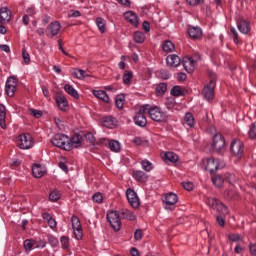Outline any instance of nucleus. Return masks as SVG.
Returning <instances> with one entry per match:
<instances>
[{"mask_svg": "<svg viewBox=\"0 0 256 256\" xmlns=\"http://www.w3.org/2000/svg\"><path fill=\"white\" fill-rule=\"evenodd\" d=\"M237 28L243 35H249L251 32V23L245 19H240L237 22Z\"/></svg>", "mask_w": 256, "mask_h": 256, "instance_id": "nucleus-17", "label": "nucleus"}, {"mask_svg": "<svg viewBox=\"0 0 256 256\" xmlns=\"http://www.w3.org/2000/svg\"><path fill=\"white\" fill-rule=\"evenodd\" d=\"M68 143L70 145V151L73 149V147L74 149H79L83 143V136H81V134H75L69 138Z\"/></svg>", "mask_w": 256, "mask_h": 256, "instance_id": "nucleus-19", "label": "nucleus"}, {"mask_svg": "<svg viewBox=\"0 0 256 256\" xmlns=\"http://www.w3.org/2000/svg\"><path fill=\"white\" fill-rule=\"evenodd\" d=\"M142 29H144L146 33H149V31H151V25L149 24L148 21L143 22Z\"/></svg>", "mask_w": 256, "mask_h": 256, "instance_id": "nucleus-61", "label": "nucleus"}, {"mask_svg": "<svg viewBox=\"0 0 256 256\" xmlns=\"http://www.w3.org/2000/svg\"><path fill=\"white\" fill-rule=\"evenodd\" d=\"M56 103L61 111H67L69 109V102L65 96L56 97Z\"/></svg>", "mask_w": 256, "mask_h": 256, "instance_id": "nucleus-27", "label": "nucleus"}, {"mask_svg": "<svg viewBox=\"0 0 256 256\" xmlns=\"http://www.w3.org/2000/svg\"><path fill=\"white\" fill-rule=\"evenodd\" d=\"M225 179L230 183V185H233L236 181L235 175L229 172L225 174Z\"/></svg>", "mask_w": 256, "mask_h": 256, "instance_id": "nucleus-57", "label": "nucleus"}, {"mask_svg": "<svg viewBox=\"0 0 256 256\" xmlns=\"http://www.w3.org/2000/svg\"><path fill=\"white\" fill-rule=\"evenodd\" d=\"M201 59L198 54L194 56H185L182 59L183 67L187 73H193L195 71V67H197V62Z\"/></svg>", "mask_w": 256, "mask_h": 256, "instance_id": "nucleus-6", "label": "nucleus"}, {"mask_svg": "<svg viewBox=\"0 0 256 256\" xmlns=\"http://www.w3.org/2000/svg\"><path fill=\"white\" fill-rule=\"evenodd\" d=\"M155 91H156L157 97H163V95L167 93V83L165 82L159 83L156 86Z\"/></svg>", "mask_w": 256, "mask_h": 256, "instance_id": "nucleus-33", "label": "nucleus"}, {"mask_svg": "<svg viewBox=\"0 0 256 256\" xmlns=\"http://www.w3.org/2000/svg\"><path fill=\"white\" fill-rule=\"evenodd\" d=\"M176 101H175V98L173 97H168L165 101V105L167 107V109H173V107H175L176 105Z\"/></svg>", "mask_w": 256, "mask_h": 256, "instance_id": "nucleus-50", "label": "nucleus"}, {"mask_svg": "<svg viewBox=\"0 0 256 256\" xmlns=\"http://www.w3.org/2000/svg\"><path fill=\"white\" fill-rule=\"evenodd\" d=\"M64 90L66 91V93H68V95H71V97H74V99H79V93L70 84H65Z\"/></svg>", "mask_w": 256, "mask_h": 256, "instance_id": "nucleus-36", "label": "nucleus"}, {"mask_svg": "<svg viewBox=\"0 0 256 256\" xmlns=\"http://www.w3.org/2000/svg\"><path fill=\"white\" fill-rule=\"evenodd\" d=\"M5 91L8 97H13L17 91V79L9 77L6 81Z\"/></svg>", "mask_w": 256, "mask_h": 256, "instance_id": "nucleus-14", "label": "nucleus"}, {"mask_svg": "<svg viewBox=\"0 0 256 256\" xmlns=\"http://www.w3.org/2000/svg\"><path fill=\"white\" fill-rule=\"evenodd\" d=\"M162 158L164 161H169L170 163H177V161H179V156L174 152H166L163 154Z\"/></svg>", "mask_w": 256, "mask_h": 256, "instance_id": "nucleus-31", "label": "nucleus"}, {"mask_svg": "<svg viewBox=\"0 0 256 256\" xmlns=\"http://www.w3.org/2000/svg\"><path fill=\"white\" fill-rule=\"evenodd\" d=\"M223 178L221 175H214L212 176V183L215 185V187H223Z\"/></svg>", "mask_w": 256, "mask_h": 256, "instance_id": "nucleus-44", "label": "nucleus"}, {"mask_svg": "<svg viewBox=\"0 0 256 256\" xmlns=\"http://www.w3.org/2000/svg\"><path fill=\"white\" fill-rule=\"evenodd\" d=\"M223 167H225V162L215 158H208L205 169L213 174L215 171H218V169H223Z\"/></svg>", "mask_w": 256, "mask_h": 256, "instance_id": "nucleus-9", "label": "nucleus"}, {"mask_svg": "<svg viewBox=\"0 0 256 256\" xmlns=\"http://www.w3.org/2000/svg\"><path fill=\"white\" fill-rule=\"evenodd\" d=\"M92 201L94 203H103V194L101 192H97L92 196Z\"/></svg>", "mask_w": 256, "mask_h": 256, "instance_id": "nucleus-51", "label": "nucleus"}, {"mask_svg": "<svg viewBox=\"0 0 256 256\" xmlns=\"http://www.w3.org/2000/svg\"><path fill=\"white\" fill-rule=\"evenodd\" d=\"M249 250H250L251 255L256 256V243L250 244Z\"/></svg>", "mask_w": 256, "mask_h": 256, "instance_id": "nucleus-63", "label": "nucleus"}, {"mask_svg": "<svg viewBox=\"0 0 256 256\" xmlns=\"http://www.w3.org/2000/svg\"><path fill=\"white\" fill-rule=\"evenodd\" d=\"M124 19H126V21H128L130 25H133V27H139V17H137V14H135V12H125Z\"/></svg>", "mask_w": 256, "mask_h": 256, "instance_id": "nucleus-20", "label": "nucleus"}, {"mask_svg": "<svg viewBox=\"0 0 256 256\" xmlns=\"http://www.w3.org/2000/svg\"><path fill=\"white\" fill-rule=\"evenodd\" d=\"M51 143L52 145H54V147H58L59 149H63L64 151H71L69 136L65 134H56L52 138Z\"/></svg>", "mask_w": 256, "mask_h": 256, "instance_id": "nucleus-2", "label": "nucleus"}, {"mask_svg": "<svg viewBox=\"0 0 256 256\" xmlns=\"http://www.w3.org/2000/svg\"><path fill=\"white\" fill-rule=\"evenodd\" d=\"M74 75L76 77V79H85V77H88L87 72H85V70L83 69H76V71L74 72Z\"/></svg>", "mask_w": 256, "mask_h": 256, "instance_id": "nucleus-48", "label": "nucleus"}, {"mask_svg": "<svg viewBox=\"0 0 256 256\" xmlns=\"http://www.w3.org/2000/svg\"><path fill=\"white\" fill-rule=\"evenodd\" d=\"M145 113H147V106H141L139 112L134 117V123L138 127H145L147 125V117L145 116Z\"/></svg>", "mask_w": 256, "mask_h": 256, "instance_id": "nucleus-11", "label": "nucleus"}, {"mask_svg": "<svg viewBox=\"0 0 256 256\" xmlns=\"http://www.w3.org/2000/svg\"><path fill=\"white\" fill-rule=\"evenodd\" d=\"M228 239L233 243H238V241H243V236L237 233H232L228 235Z\"/></svg>", "mask_w": 256, "mask_h": 256, "instance_id": "nucleus-46", "label": "nucleus"}, {"mask_svg": "<svg viewBox=\"0 0 256 256\" xmlns=\"http://www.w3.org/2000/svg\"><path fill=\"white\" fill-rule=\"evenodd\" d=\"M11 21V10L7 7H3L0 9V23L5 25V23H9Z\"/></svg>", "mask_w": 256, "mask_h": 256, "instance_id": "nucleus-23", "label": "nucleus"}, {"mask_svg": "<svg viewBox=\"0 0 256 256\" xmlns=\"http://www.w3.org/2000/svg\"><path fill=\"white\" fill-rule=\"evenodd\" d=\"M120 215L122 219H126L128 221H135V219H137V216H135V213H133L131 210H128V209H122L120 211Z\"/></svg>", "mask_w": 256, "mask_h": 256, "instance_id": "nucleus-30", "label": "nucleus"}, {"mask_svg": "<svg viewBox=\"0 0 256 256\" xmlns=\"http://www.w3.org/2000/svg\"><path fill=\"white\" fill-rule=\"evenodd\" d=\"M109 149L112 150L114 153H119L121 151V143L117 140H111L108 144Z\"/></svg>", "mask_w": 256, "mask_h": 256, "instance_id": "nucleus-38", "label": "nucleus"}, {"mask_svg": "<svg viewBox=\"0 0 256 256\" xmlns=\"http://www.w3.org/2000/svg\"><path fill=\"white\" fill-rule=\"evenodd\" d=\"M212 148L214 153L218 155H223L225 153V136L221 133H216L213 135Z\"/></svg>", "mask_w": 256, "mask_h": 256, "instance_id": "nucleus-5", "label": "nucleus"}, {"mask_svg": "<svg viewBox=\"0 0 256 256\" xmlns=\"http://www.w3.org/2000/svg\"><path fill=\"white\" fill-rule=\"evenodd\" d=\"M141 167L146 173L153 171V163L147 159L141 161Z\"/></svg>", "mask_w": 256, "mask_h": 256, "instance_id": "nucleus-42", "label": "nucleus"}, {"mask_svg": "<svg viewBox=\"0 0 256 256\" xmlns=\"http://www.w3.org/2000/svg\"><path fill=\"white\" fill-rule=\"evenodd\" d=\"M22 58L26 65H29V63H31V56L27 53V50H25V48L22 49Z\"/></svg>", "mask_w": 256, "mask_h": 256, "instance_id": "nucleus-54", "label": "nucleus"}, {"mask_svg": "<svg viewBox=\"0 0 256 256\" xmlns=\"http://www.w3.org/2000/svg\"><path fill=\"white\" fill-rule=\"evenodd\" d=\"M71 223L75 239H77V241H81V239H83V228L81 227L79 217L72 216Z\"/></svg>", "mask_w": 256, "mask_h": 256, "instance_id": "nucleus-10", "label": "nucleus"}, {"mask_svg": "<svg viewBox=\"0 0 256 256\" xmlns=\"http://www.w3.org/2000/svg\"><path fill=\"white\" fill-rule=\"evenodd\" d=\"M215 87H217V74L214 73L209 83L204 87L202 95L207 101H213L215 97Z\"/></svg>", "mask_w": 256, "mask_h": 256, "instance_id": "nucleus-3", "label": "nucleus"}, {"mask_svg": "<svg viewBox=\"0 0 256 256\" xmlns=\"http://www.w3.org/2000/svg\"><path fill=\"white\" fill-rule=\"evenodd\" d=\"M42 218L44 219V221H47L50 229H57V221L53 217H51V214H49V212L42 213Z\"/></svg>", "mask_w": 256, "mask_h": 256, "instance_id": "nucleus-29", "label": "nucleus"}, {"mask_svg": "<svg viewBox=\"0 0 256 256\" xmlns=\"http://www.w3.org/2000/svg\"><path fill=\"white\" fill-rule=\"evenodd\" d=\"M134 41L135 43H145V33L141 31H137L134 33Z\"/></svg>", "mask_w": 256, "mask_h": 256, "instance_id": "nucleus-43", "label": "nucleus"}, {"mask_svg": "<svg viewBox=\"0 0 256 256\" xmlns=\"http://www.w3.org/2000/svg\"><path fill=\"white\" fill-rule=\"evenodd\" d=\"M162 50L164 53H173V51H175V44H173V42L170 40H165L162 43Z\"/></svg>", "mask_w": 256, "mask_h": 256, "instance_id": "nucleus-32", "label": "nucleus"}, {"mask_svg": "<svg viewBox=\"0 0 256 256\" xmlns=\"http://www.w3.org/2000/svg\"><path fill=\"white\" fill-rule=\"evenodd\" d=\"M35 13H37V12L35 11V7H30V8H28V9L26 10V15H27L28 17H33V15H35Z\"/></svg>", "mask_w": 256, "mask_h": 256, "instance_id": "nucleus-62", "label": "nucleus"}, {"mask_svg": "<svg viewBox=\"0 0 256 256\" xmlns=\"http://www.w3.org/2000/svg\"><path fill=\"white\" fill-rule=\"evenodd\" d=\"M182 187L186 191H193V187H195V185L193 184V182H182Z\"/></svg>", "mask_w": 256, "mask_h": 256, "instance_id": "nucleus-59", "label": "nucleus"}, {"mask_svg": "<svg viewBox=\"0 0 256 256\" xmlns=\"http://www.w3.org/2000/svg\"><path fill=\"white\" fill-rule=\"evenodd\" d=\"M29 112L30 115H32L36 119H40V117H43V111L41 110L30 109Z\"/></svg>", "mask_w": 256, "mask_h": 256, "instance_id": "nucleus-55", "label": "nucleus"}, {"mask_svg": "<svg viewBox=\"0 0 256 256\" xmlns=\"http://www.w3.org/2000/svg\"><path fill=\"white\" fill-rule=\"evenodd\" d=\"M7 119V108L5 105L0 104V127L1 129H7V124L5 123Z\"/></svg>", "mask_w": 256, "mask_h": 256, "instance_id": "nucleus-26", "label": "nucleus"}, {"mask_svg": "<svg viewBox=\"0 0 256 256\" xmlns=\"http://www.w3.org/2000/svg\"><path fill=\"white\" fill-rule=\"evenodd\" d=\"M126 197L128 199L129 205H131L133 209H137L139 207L140 205L139 197L137 196V193L135 192V190L129 188L126 191Z\"/></svg>", "mask_w": 256, "mask_h": 256, "instance_id": "nucleus-13", "label": "nucleus"}, {"mask_svg": "<svg viewBox=\"0 0 256 256\" xmlns=\"http://www.w3.org/2000/svg\"><path fill=\"white\" fill-rule=\"evenodd\" d=\"M48 243H50L52 247H57L59 245V240L53 235H48Z\"/></svg>", "mask_w": 256, "mask_h": 256, "instance_id": "nucleus-52", "label": "nucleus"}, {"mask_svg": "<svg viewBox=\"0 0 256 256\" xmlns=\"http://www.w3.org/2000/svg\"><path fill=\"white\" fill-rule=\"evenodd\" d=\"M184 123L190 128L195 127V117H193V114L191 112H187L185 114Z\"/></svg>", "mask_w": 256, "mask_h": 256, "instance_id": "nucleus-35", "label": "nucleus"}, {"mask_svg": "<svg viewBox=\"0 0 256 256\" xmlns=\"http://www.w3.org/2000/svg\"><path fill=\"white\" fill-rule=\"evenodd\" d=\"M107 220L114 231H121V214L117 210L107 212Z\"/></svg>", "mask_w": 256, "mask_h": 256, "instance_id": "nucleus-4", "label": "nucleus"}, {"mask_svg": "<svg viewBox=\"0 0 256 256\" xmlns=\"http://www.w3.org/2000/svg\"><path fill=\"white\" fill-rule=\"evenodd\" d=\"M68 17H81V12L79 10H71Z\"/></svg>", "mask_w": 256, "mask_h": 256, "instance_id": "nucleus-60", "label": "nucleus"}, {"mask_svg": "<svg viewBox=\"0 0 256 256\" xmlns=\"http://www.w3.org/2000/svg\"><path fill=\"white\" fill-rule=\"evenodd\" d=\"M92 93L96 99H100V101H103L104 103H111V98H109V95L105 90H93Z\"/></svg>", "mask_w": 256, "mask_h": 256, "instance_id": "nucleus-24", "label": "nucleus"}, {"mask_svg": "<svg viewBox=\"0 0 256 256\" xmlns=\"http://www.w3.org/2000/svg\"><path fill=\"white\" fill-rule=\"evenodd\" d=\"M166 63L168 67H172V68L179 67V65H181V58L176 54H171L167 56Z\"/></svg>", "mask_w": 256, "mask_h": 256, "instance_id": "nucleus-22", "label": "nucleus"}, {"mask_svg": "<svg viewBox=\"0 0 256 256\" xmlns=\"http://www.w3.org/2000/svg\"><path fill=\"white\" fill-rule=\"evenodd\" d=\"M132 177L135 179V181H138V183H147L149 180V175L143 172V170H133Z\"/></svg>", "mask_w": 256, "mask_h": 256, "instance_id": "nucleus-21", "label": "nucleus"}, {"mask_svg": "<svg viewBox=\"0 0 256 256\" xmlns=\"http://www.w3.org/2000/svg\"><path fill=\"white\" fill-rule=\"evenodd\" d=\"M24 249L26 251H31V249H33V247H35V240H31V239H27L24 241Z\"/></svg>", "mask_w": 256, "mask_h": 256, "instance_id": "nucleus-47", "label": "nucleus"}, {"mask_svg": "<svg viewBox=\"0 0 256 256\" xmlns=\"http://www.w3.org/2000/svg\"><path fill=\"white\" fill-rule=\"evenodd\" d=\"M85 139L88 143H90V145H95V136L93 135V133L88 132L85 135Z\"/></svg>", "mask_w": 256, "mask_h": 256, "instance_id": "nucleus-56", "label": "nucleus"}, {"mask_svg": "<svg viewBox=\"0 0 256 256\" xmlns=\"http://www.w3.org/2000/svg\"><path fill=\"white\" fill-rule=\"evenodd\" d=\"M102 125L107 129H113L117 125V120L113 116H106L102 118Z\"/></svg>", "mask_w": 256, "mask_h": 256, "instance_id": "nucleus-25", "label": "nucleus"}, {"mask_svg": "<svg viewBox=\"0 0 256 256\" xmlns=\"http://www.w3.org/2000/svg\"><path fill=\"white\" fill-rule=\"evenodd\" d=\"M230 33L232 35V39L235 45H241L243 43V41H241V38H239V33L237 32V29H235V27L230 28Z\"/></svg>", "mask_w": 256, "mask_h": 256, "instance_id": "nucleus-37", "label": "nucleus"}, {"mask_svg": "<svg viewBox=\"0 0 256 256\" xmlns=\"http://www.w3.org/2000/svg\"><path fill=\"white\" fill-rule=\"evenodd\" d=\"M96 25L100 33H105L107 31V26L105 25V20L101 17L96 18Z\"/></svg>", "mask_w": 256, "mask_h": 256, "instance_id": "nucleus-40", "label": "nucleus"}, {"mask_svg": "<svg viewBox=\"0 0 256 256\" xmlns=\"http://www.w3.org/2000/svg\"><path fill=\"white\" fill-rule=\"evenodd\" d=\"M32 175L33 177H36V179L43 177V175H45V168L39 164H34L32 166Z\"/></svg>", "mask_w": 256, "mask_h": 256, "instance_id": "nucleus-28", "label": "nucleus"}, {"mask_svg": "<svg viewBox=\"0 0 256 256\" xmlns=\"http://www.w3.org/2000/svg\"><path fill=\"white\" fill-rule=\"evenodd\" d=\"M170 93L173 97H183V95H185V88L181 86H174Z\"/></svg>", "mask_w": 256, "mask_h": 256, "instance_id": "nucleus-34", "label": "nucleus"}, {"mask_svg": "<svg viewBox=\"0 0 256 256\" xmlns=\"http://www.w3.org/2000/svg\"><path fill=\"white\" fill-rule=\"evenodd\" d=\"M179 201V197L177 194L171 192L166 195L164 199V203L166 204L165 209H173V205H175Z\"/></svg>", "mask_w": 256, "mask_h": 256, "instance_id": "nucleus-18", "label": "nucleus"}, {"mask_svg": "<svg viewBox=\"0 0 256 256\" xmlns=\"http://www.w3.org/2000/svg\"><path fill=\"white\" fill-rule=\"evenodd\" d=\"M60 243L62 245V249H65V250L69 249V238L68 237L62 236L60 238Z\"/></svg>", "mask_w": 256, "mask_h": 256, "instance_id": "nucleus-53", "label": "nucleus"}, {"mask_svg": "<svg viewBox=\"0 0 256 256\" xmlns=\"http://www.w3.org/2000/svg\"><path fill=\"white\" fill-rule=\"evenodd\" d=\"M59 31H61V23L59 21L51 22L46 29V35L50 38L57 37Z\"/></svg>", "mask_w": 256, "mask_h": 256, "instance_id": "nucleus-15", "label": "nucleus"}, {"mask_svg": "<svg viewBox=\"0 0 256 256\" xmlns=\"http://www.w3.org/2000/svg\"><path fill=\"white\" fill-rule=\"evenodd\" d=\"M61 199V193L58 190H53L49 194L50 201H59Z\"/></svg>", "mask_w": 256, "mask_h": 256, "instance_id": "nucleus-45", "label": "nucleus"}, {"mask_svg": "<svg viewBox=\"0 0 256 256\" xmlns=\"http://www.w3.org/2000/svg\"><path fill=\"white\" fill-rule=\"evenodd\" d=\"M130 254H131L132 256H141V255L139 254V250H137V248H135V247H132V248L130 249Z\"/></svg>", "mask_w": 256, "mask_h": 256, "instance_id": "nucleus-64", "label": "nucleus"}, {"mask_svg": "<svg viewBox=\"0 0 256 256\" xmlns=\"http://www.w3.org/2000/svg\"><path fill=\"white\" fill-rule=\"evenodd\" d=\"M124 85H131V79H133V72L126 70L122 76Z\"/></svg>", "mask_w": 256, "mask_h": 256, "instance_id": "nucleus-39", "label": "nucleus"}, {"mask_svg": "<svg viewBox=\"0 0 256 256\" xmlns=\"http://www.w3.org/2000/svg\"><path fill=\"white\" fill-rule=\"evenodd\" d=\"M144 107H147L146 113H148L150 119L156 123H166L167 119H169V116L158 106L150 107L149 104H146Z\"/></svg>", "mask_w": 256, "mask_h": 256, "instance_id": "nucleus-1", "label": "nucleus"}, {"mask_svg": "<svg viewBox=\"0 0 256 256\" xmlns=\"http://www.w3.org/2000/svg\"><path fill=\"white\" fill-rule=\"evenodd\" d=\"M230 151L234 157H238V159H240V157H243V153L245 152V145L241 140L234 139L230 144Z\"/></svg>", "mask_w": 256, "mask_h": 256, "instance_id": "nucleus-8", "label": "nucleus"}, {"mask_svg": "<svg viewBox=\"0 0 256 256\" xmlns=\"http://www.w3.org/2000/svg\"><path fill=\"white\" fill-rule=\"evenodd\" d=\"M248 135L251 139H256V122H254L250 125Z\"/></svg>", "mask_w": 256, "mask_h": 256, "instance_id": "nucleus-49", "label": "nucleus"}, {"mask_svg": "<svg viewBox=\"0 0 256 256\" xmlns=\"http://www.w3.org/2000/svg\"><path fill=\"white\" fill-rule=\"evenodd\" d=\"M188 35L194 39V41H197L203 37V30L198 26H189Z\"/></svg>", "mask_w": 256, "mask_h": 256, "instance_id": "nucleus-16", "label": "nucleus"}, {"mask_svg": "<svg viewBox=\"0 0 256 256\" xmlns=\"http://www.w3.org/2000/svg\"><path fill=\"white\" fill-rule=\"evenodd\" d=\"M124 103H125V95L118 94L115 99V105H116L117 109H123Z\"/></svg>", "mask_w": 256, "mask_h": 256, "instance_id": "nucleus-41", "label": "nucleus"}, {"mask_svg": "<svg viewBox=\"0 0 256 256\" xmlns=\"http://www.w3.org/2000/svg\"><path fill=\"white\" fill-rule=\"evenodd\" d=\"M209 207L213 209L214 211H217V213H220V215H228L229 209H227V206L223 204L221 201L217 200L216 198H208L207 201Z\"/></svg>", "mask_w": 256, "mask_h": 256, "instance_id": "nucleus-7", "label": "nucleus"}, {"mask_svg": "<svg viewBox=\"0 0 256 256\" xmlns=\"http://www.w3.org/2000/svg\"><path fill=\"white\" fill-rule=\"evenodd\" d=\"M18 146L20 149H31L33 147V137L31 134H21L18 136Z\"/></svg>", "mask_w": 256, "mask_h": 256, "instance_id": "nucleus-12", "label": "nucleus"}, {"mask_svg": "<svg viewBox=\"0 0 256 256\" xmlns=\"http://www.w3.org/2000/svg\"><path fill=\"white\" fill-rule=\"evenodd\" d=\"M134 239H135V241H141V239H143V230L142 229H137L134 232Z\"/></svg>", "mask_w": 256, "mask_h": 256, "instance_id": "nucleus-58", "label": "nucleus"}]
</instances>
